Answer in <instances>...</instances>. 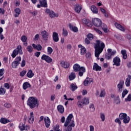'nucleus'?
I'll use <instances>...</instances> for the list:
<instances>
[{
	"label": "nucleus",
	"mask_w": 131,
	"mask_h": 131,
	"mask_svg": "<svg viewBox=\"0 0 131 131\" xmlns=\"http://www.w3.org/2000/svg\"><path fill=\"white\" fill-rule=\"evenodd\" d=\"M105 48V43L102 42L100 40H96V43L95 44L94 48H95V56L97 58V60H100V58L99 56L100 54L103 51Z\"/></svg>",
	"instance_id": "obj_1"
},
{
	"label": "nucleus",
	"mask_w": 131,
	"mask_h": 131,
	"mask_svg": "<svg viewBox=\"0 0 131 131\" xmlns=\"http://www.w3.org/2000/svg\"><path fill=\"white\" fill-rule=\"evenodd\" d=\"M27 104L31 109H34V108H38L39 102L35 97H30L27 101Z\"/></svg>",
	"instance_id": "obj_2"
},
{
	"label": "nucleus",
	"mask_w": 131,
	"mask_h": 131,
	"mask_svg": "<svg viewBox=\"0 0 131 131\" xmlns=\"http://www.w3.org/2000/svg\"><path fill=\"white\" fill-rule=\"evenodd\" d=\"M19 54V55H23V51H22V46L19 45L17 48L13 50L12 54H11V57L12 58H15L16 56Z\"/></svg>",
	"instance_id": "obj_3"
},
{
	"label": "nucleus",
	"mask_w": 131,
	"mask_h": 131,
	"mask_svg": "<svg viewBox=\"0 0 131 131\" xmlns=\"http://www.w3.org/2000/svg\"><path fill=\"white\" fill-rule=\"evenodd\" d=\"M92 22L95 27H100L101 26V24H102V20L97 18L92 19Z\"/></svg>",
	"instance_id": "obj_4"
},
{
	"label": "nucleus",
	"mask_w": 131,
	"mask_h": 131,
	"mask_svg": "<svg viewBox=\"0 0 131 131\" xmlns=\"http://www.w3.org/2000/svg\"><path fill=\"white\" fill-rule=\"evenodd\" d=\"M21 60V57L20 56H17L15 58V60L12 63V68H17V66H18L19 64H20Z\"/></svg>",
	"instance_id": "obj_5"
},
{
	"label": "nucleus",
	"mask_w": 131,
	"mask_h": 131,
	"mask_svg": "<svg viewBox=\"0 0 131 131\" xmlns=\"http://www.w3.org/2000/svg\"><path fill=\"white\" fill-rule=\"evenodd\" d=\"M40 4L37 5V8H48V3L47 0H38Z\"/></svg>",
	"instance_id": "obj_6"
},
{
	"label": "nucleus",
	"mask_w": 131,
	"mask_h": 131,
	"mask_svg": "<svg viewBox=\"0 0 131 131\" xmlns=\"http://www.w3.org/2000/svg\"><path fill=\"white\" fill-rule=\"evenodd\" d=\"M73 118V115L72 114H70L67 118L66 121L64 124V126H65V127H67V126L69 125V123L71 122V119H72Z\"/></svg>",
	"instance_id": "obj_7"
},
{
	"label": "nucleus",
	"mask_w": 131,
	"mask_h": 131,
	"mask_svg": "<svg viewBox=\"0 0 131 131\" xmlns=\"http://www.w3.org/2000/svg\"><path fill=\"white\" fill-rule=\"evenodd\" d=\"M41 60H44V61H46L47 63H52V62H53V59H52L51 57L45 54H43L41 56Z\"/></svg>",
	"instance_id": "obj_8"
},
{
	"label": "nucleus",
	"mask_w": 131,
	"mask_h": 131,
	"mask_svg": "<svg viewBox=\"0 0 131 131\" xmlns=\"http://www.w3.org/2000/svg\"><path fill=\"white\" fill-rule=\"evenodd\" d=\"M41 35L42 37V39H43L45 41H48L49 40V34L47 31L44 30L41 32Z\"/></svg>",
	"instance_id": "obj_9"
},
{
	"label": "nucleus",
	"mask_w": 131,
	"mask_h": 131,
	"mask_svg": "<svg viewBox=\"0 0 131 131\" xmlns=\"http://www.w3.org/2000/svg\"><path fill=\"white\" fill-rule=\"evenodd\" d=\"M75 126V124L74 123V120H72L70 124L67 126V128L64 129L63 131H72V127Z\"/></svg>",
	"instance_id": "obj_10"
},
{
	"label": "nucleus",
	"mask_w": 131,
	"mask_h": 131,
	"mask_svg": "<svg viewBox=\"0 0 131 131\" xmlns=\"http://www.w3.org/2000/svg\"><path fill=\"white\" fill-rule=\"evenodd\" d=\"M124 84V81L120 80L119 83L117 85V88L118 89V92L121 93L122 92V89L123 88V85Z\"/></svg>",
	"instance_id": "obj_11"
},
{
	"label": "nucleus",
	"mask_w": 131,
	"mask_h": 131,
	"mask_svg": "<svg viewBox=\"0 0 131 131\" xmlns=\"http://www.w3.org/2000/svg\"><path fill=\"white\" fill-rule=\"evenodd\" d=\"M113 65H116V66H120V58L119 57L116 56L113 59Z\"/></svg>",
	"instance_id": "obj_12"
},
{
	"label": "nucleus",
	"mask_w": 131,
	"mask_h": 131,
	"mask_svg": "<svg viewBox=\"0 0 131 131\" xmlns=\"http://www.w3.org/2000/svg\"><path fill=\"white\" fill-rule=\"evenodd\" d=\"M44 121L46 127L49 128V127H50V125H51V120H50V118H49L48 117L45 118Z\"/></svg>",
	"instance_id": "obj_13"
},
{
	"label": "nucleus",
	"mask_w": 131,
	"mask_h": 131,
	"mask_svg": "<svg viewBox=\"0 0 131 131\" xmlns=\"http://www.w3.org/2000/svg\"><path fill=\"white\" fill-rule=\"evenodd\" d=\"M53 40L55 42L59 41V34L57 32H53L52 35Z\"/></svg>",
	"instance_id": "obj_14"
},
{
	"label": "nucleus",
	"mask_w": 131,
	"mask_h": 131,
	"mask_svg": "<svg viewBox=\"0 0 131 131\" xmlns=\"http://www.w3.org/2000/svg\"><path fill=\"white\" fill-rule=\"evenodd\" d=\"M34 50H37V51H41L42 50V47L40 44H37V45L33 43L32 45Z\"/></svg>",
	"instance_id": "obj_15"
},
{
	"label": "nucleus",
	"mask_w": 131,
	"mask_h": 131,
	"mask_svg": "<svg viewBox=\"0 0 131 131\" xmlns=\"http://www.w3.org/2000/svg\"><path fill=\"white\" fill-rule=\"evenodd\" d=\"M18 127L21 131L27 130V128H29L27 126L25 127V124H23V123H19Z\"/></svg>",
	"instance_id": "obj_16"
},
{
	"label": "nucleus",
	"mask_w": 131,
	"mask_h": 131,
	"mask_svg": "<svg viewBox=\"0 0 131 131\" xmlns=\"http://www.w3.org/2000/svg\"><path fill=\"white\" fill-rule=\"evenodd\" d=\"M115 26L116 27V28H117L119 30H121V31H125V29H124V27H123L122 26H121V25L117 23H115Z\"/></svg>",
	"instance_id": "obj_17"
},
{
	"label": "nucleus",
	"mask_w": 131,
	"mask_h": 131,
	"mask_svg": "<svg viewBox=\"0 0 131 131\" xmlns=\"http://www.w3.org/2000/svg\"><path fill=\"white\" fill-rule=\"evenodd\" d=\"M93 70L95 71H102V68L97 63H94L93 66Z\"/></svg>",
	"instance_id": "obj_18"
},
{
	"label": "nucleus",
	"mask_w": 131,
	"mask_h": 131,
	"mask_svg": "<svg viewBox=\"0 0 131 131\" xmlns=\"http://www.w3.org/2000/svg\"><path fill=\"white\" fill-rule=\"evenodd\" d=\"M81 69V67L79 64L76 63L73 66V70L75 72H77V71H80Z\"/></svg>",
	"instance_id": "obj_19"
},
{
	"label": "nucleus",
	"mask_w": 131,
	"mask_h": 131,
	"mask_svg": "<svg viewBox=\"0 0 131 131\" xmlns=\"http://www.w3.org/2000/svg\"><path fill=\"white\" fill-rule=\"evenodd\" d=\"M69 26L70 30H72L73 32H78V28L77 27L72 26L71 24H69Z\"/></svg>",
	"instance_id": "obj_20"
},
{
	"label": "nucleus",
	"mask_w": 131,
	"mask_h": 131,
	"mask_svg": "<svg viewBox=\"0 0 131 131\" xmlns=\"http://www.w3.org/2000/svg\"><path fill=\"white\" fill-rule=\"evenodd\" d=\"M100 27L102 28V30H103L104 32H105V33H106V32H108V27L106 24H102L101 23Z\"/></svg>",
	"instance_id": "obj_21"
},
{
	"label": "nucleus",
	"mask_w": 131,
	"mask_h": 131,
	"mask_svg": "<svg viewBox=\"0 0 131 131\" xmlns=\"http://www.w3.org/2000/svg\"><path fill=\"white\" fill-rule=\"evenodd\" d=\"M60 64L63 68H69V66H70L69 63L67 61H62L60 62Z\"/></svg>",
	"instance_id": "obj_22"
},
{
	"label": "nucleus",
	"mask_w": 131,
	"mask_h": 131,
	"mask_svg": "<svg viewBox=\"0 0 131 131\" xmlns=\"http://www.w3.org/2000/svg\"><path fill=\"white\" fill-rule=\"evenodd\" d=\"M78 88V87L77 86V85H76V84L75 83H72L70 86V89L71 90V91H72V92L75 91V90H77Z\"/></svg>",
	"instance_id": "obj_23"
},
{
	"label": "nucleus",
	"mask_w": 131,
	"mask_h": 131,
	"mask_svg": "<svg viewBox=\"0 0 131 131\" xmlns=\"http://www.w3.org/2000/svg\"><path fill=\"white\" fill-rule=\"evenodd\" d=\"M130 79H131V75H128V77L126 79V81H125V85L126 86H130Z\"/></svg>",
	"instance_id": "obj_24"
},
{
	"label": "nucleus",
	"mask_w": 131,
	"mask_h": 131,
	"mask_svg": "<svg viewBox=\"0 0 131 131\" xmlns=\"http://www.w3.org/2000/svg\"><path fill=\"white\" fill-rule=\"evenodd\" d=\"M93 81V79L87 77L85 80L83 82V84L85 85V86H87V85L89 84V83H91Z\"/></svg>",
	"instance_id": "obj_25"
},
{
	"label": "nucleus",
	"mask_w": 131,
	"mask_h": 131,
	"mask_svg": "<svg viewBox=\"0 0 131 131\" xmlns=\"http://www.w3.org/2000/svg\"><path fill=\"white\" fill-rule=\"evenodd\" d=\"M34 121V116L33 115V112H32L30 113V117L29 118L28 122L29 123H33Z\"/></svg>",
	"instance_id": "obj_26"
},
{
	"label": "nucleus",
	"mask_w": 131,
	"mask_h": 131,
	"mask_svg": "<svg viewBox=\"0 0 131 131\" xmlns=\"http://www.w3.org/2000/svg\"><path fill=\"white\" fill-rule=\"evenodd\" d=\"M28 88H31V85L30 84V83H29V82H24L23 85V88L24 90H27V89H28Z\"/></svg>",
	"instance_id": "obj_27"
},
{
	"label": "nucleus",
	"mask_w": 131,
	"mask_h": 131,
	"mask_svg": "<svg viewBox=\"0 0 131 131\" xmlns=\"http://www.w3.org/2000/svg\"><path fill=\"white\" fill-rule=\"evenodd\" d=\"M0 122L3 123V124H6V123H8V122H11L9 119H7L5 118H2L0 120Z\"/></svg>",
	"instance_id": "obj_28"
},
{
	"label": "nucleus",
	"mask_w": 131,
	"mask_h": 131,
	"mask_svg": "<svg viewBox=\"0 0 131 131\" xmlns=\"http://www.w3.org/2000/svg\"><path fill=\"white\" fill-rule=\"evenodd\" d=\"M57 110L60 113L63 114L64 113V107L62 105H59L57 106Z\"/></svg>",
	"instance_id": "obj_29"
},
{
	"label": "nucleus",
	"mask_w": 131,
	"mask_h": 131,
	"mask_svg": "<svg viewBox=\"0 0 131 131\" xmlns=\"http://www.w3.org/2000/svg\"><path fill=\"white\" fill-rule=\"evenodd\" d=\"M81 69L79 71L78 74L79 75V76H82L83 75V73H84V72H85V68H84V67H81Z\"/></svg>",
	"instance_id": "obj_30"
},
{
	"label": "nucleus",
	"mask_w": 131,
	"mask_h": 131,
	"mask_svg": "<svg viewBox=\"0 0 131 131\" xmlns=\"http://www.w3.org/2000/svg\"><path fill=\"white\" fill-rule=\"evenodd\" d=\"M81 6H79V5H76L75 7V11L76 13L79 14L80 11H81Z\"/></svg>",
	"instance_id": "obj_31"
},
{
	"label": "nucleus",
	"mask_w": 131,
	"mask_h": 131,
	"mask_svg": "<svg viewBox=\"0 0 131 131\" xmlns=\"http://www.w3.org/2000/svg\"><path fill=\"white\" fill-rule=\"evenodd\" d=\"M91 9L94 14H98V8L95 5H92Z\"/></svg>",
	"instance_id": "obj_32"
},
{
	"label": "nucleus",
	"mask_w": 131,
	"mask_h": 131,
	"mask_svg": "<svg viewBox=\"0 0 131 131\" xmlns=\"http://www.w3.org/2000/svg\"><path fill=\"white\" fill-rule=\"evenodd\" d=\"M14 12L15 13V17H19V15H20V14H21V9H20V8H16L14 10Z\"/></svg>",
	"instance_id": "obj_33"
},
{
	"label": "nucleus",
	"mask_w": 131,
	"mask_h": 131,
	"mask_svg": "<svg viewBox=\"0 0 131 131\" xmlns=\"http://www.w3.org/2000/svg\"><path fill=\"white\" fill-rule=\"evenodd\" d=\"M27 77H29V78H31L32 77H33L34 76V74L33 72H32V71L31 70H29L27 74Z\"/></svg>",
	"instance_id": "obj_34"
},
{
	"label": "nucleus",
	"mask_w": 131,
	"mask_h": 131,
	"mask_svg": "<svg viewBox=\"0 0 131 131\" xmlns=\"http://www.w3.org/2000/svg\"><path fill=\"white\" fill-rule=\"evenodd\" d=\"M121 53L123 56V59H124V60H126V59L127 58V54H126V51L121 50Z\"/></svg>",
	"instance_id": "obj_35"
},
{
	"label": "nucleus",
	"mask_w": 131,
	"mask_h": 131,
	"mask_svg": "<svg viewBox=\"0 0 131 131\" xmlns=\"http://www.w3.org/2000/svg\"><path fill=\"white\" fill-rule=\"evenodd\" d=\"M77 105L79 107V108H82L83 107V105H84V103H83V100H79L77 102Z\"/></svg>",
	"instance_id": "obj_36"
},
{
	"label": "nucleus",
	"mask_w": 131,
	"mask_h": 131,
	"mask_svg": "<svg viewBox=\"0 0 131 131\" xmlns=\"http://www.w3.org/2000/svg\"><path fill=\"white\" fill-rule=\"evenodd\" d=\"M76 77V76L75 75V73H71L69 76V79L70 80H73L74 79H75Z\"/></svg>",
	"instance_id": "obj_37"
},
{
	"label": "nucleus",
	"mask_w": 131,
	"mask_h": 131,
	"mask_svg": "<svg viewBox=\"0 0 131 131\" xmlns=\"http://www.w3.org/2000/svg\"><path fill=\"white\" fill-rule=\"evenodd\" d=\"M127 116V115L125 113H121L119 115V119L121 120L124 119L125 117Z\"/></svg>",
	"instance_id": "obj_38"
},
{
	"label": "nucleus",
	"mask_w": 131,
	"mask_h": 131,
	"mask_svg": "<svg viewBox=\"0 0 131 131\" xmlns=\"http://www.w3.org/2000/svg\"><path fill=\"white\" fill-rule=\"evenodd\" d=\"M127 94H128V91L126 89L124 90L122 93V98L123 99Z\"/></svg>",
	"instance_id": "obj_39"
},
{
	"label": "nucleus",
	"mask_w": 131,
	"mask_h": 131,
	"mask_svg": "<svg viewBox=\"0 0 131 131\" xmlns=\"http://www.w3.org/2000/svg\"><path fill=\"white\" fill-rule=\"evenodd\" d=\"M130 120V118H129L128 116H126L123 120V122L125 124L128 123L129 122V121Z\"/></svg>",
	"instance_id": "obj_40"
},
{
	"label": "nucleus",
	"mask_w": 131,
	"mask_h": 131,
	"mask_svg": "<svg viewBox=\"0 0 131 131\" xmlns=\"http://www.w3.org/2000/svg\"><path fill=\"white\" fill-rule=\"evenodd\" d=\"M82 100L84 105H88V104H90V100L89 98H84Z\"/></svg>",
	"instance_id": "obj_41"
},
{
	"label": "nucleus",
	"mask_w": 131,
	"mask_h": 131,
	"mask_svg": "<svg viewBox=\"0 0 131 131\" xmlns=\"http://www.w3.org/2000/svg\"><path fill=\"white\" fill-rule=\"evenodd\" d=\"M6 94V90L3 88V86L0 88V95H5Z\"/></svg>",
	"instance_id": "obj_42"
},
{
	"label": "nucleus",
	"mask_w": 131,
	"mask_h": 131,
	"mask_svg": "<svg viewBox=\"0 0 131 131\" xmlns=\"http://www.w3.org/2000/svg\"><path fill=\"white\" fill-rule=\"evenodd\" d=\"M49 16L50 17V18H54L55 17H57L58 15L56 16V14L55 13V12H54L53 11H51V12L49 14Z\"/></svg>",
	"instance_id": "obj_43"
},
{
	"label": "nucleus",
	"mask_w": 131,
	"mask_h": 131,
	"mask_svg": "<svg viewBox=\"0 0 131 131\" xmlns=\"http://www.w3.org/2000/svg\"><path fill=\"white\" fill-rule=\"evenodd\" d=\"M85 53H86V49H85V48L83 47L82 48H81V55H84V54H85Z\"/></svg>",
	"instance_id": "obj_44"
},
{
	"label": "nucleus",
	"mask_w": 131,
	"mask_h": 131,
	"mask_svg": "<svg viewBox=\"0 0 131 131\" xmlns=\"http://www.w3.org/2000/svg\"><path fill=\"white\" fill-rule=\"evenodd\" d=\"M28 38L25 35H23L21 37V40L23 41V42H26L27 41Z\"/></svg>",
	"instance_id": "obj_45"
},
{
	"label": "nucleus",
	"mask_w": 131,
	"mask_h": 131,
	"mask_svg": "<svg viewBox=\"0 0 131 131\" xmlns=\"http://www.w3.org/2000/svg\"><path fill=\"white\" fill-rule=\"evenodd\" d=\"M114 101L117 104H120V99H119V96H117L116 98H115Z\"/></svg>",
	"instance_id": "obj_46"
},
{
	"label": "nucleus",
	"mask_w": 131,
	"mask_h": 131,
	"mask_svg": "<svg viewBox=\"0 0 131 131\" xmlns=\"http://www.w3.org/2000/svg\"><path fill=\"white\" fill-rule=\"evenodd\" d=\"M27 50L29 53H32L33 52V48L31 46H28L27 48Z\"/></svg>",
	"instance_id": "obj_47"
},
{
	"label": "nucleus",
	"mask_w": 131,
	"mask_h": 131,
	"mask_svg": "<svg viewBox=\"0 0 131 131\" xmlns=\"http://www.w3.org/2000/svg\"><path fill=\"white\" fill-rule=\"evenodd\" d=\"M87 38H89L90 40H93V39H94V35L89 33L87 35Z\"/></svg>",
	"instance_id": "obj_48"
},
{
	"label": "nucleus",
	"mask_w": 131,
	"mask_h": 131,
	"mask_svg": "<svg viewBox=\"0 0 131 131\" xmlns=\"http://www.w3.org/2000/svg\"><path fill=\"white\" fill-rule=\"evenodd\" d=\"M62 35L64 36H67V35H68V31H67V30H65L64 28H63L62 29Z\"/></svg>",
	"instance_id": "obj_49"
},
{
	"label": "nucleus",
	"mask_w": 131,
	"mask_h": 131,
	"mask_svg": "<svg viewBox=\"0 0 131 131\" xmlns=\"http://www.w3.org/2000/svg\"><path fill=\"white\" fill-rule=\"evenodd\" d=\"M94 30H95V31H96L97 33H98V34H100V35H102V34H103V33L102 32V31H101V30L96 28H94Z\"/></svg>",
	"instance_id": "obj_50"
},
{
	"label": "nucleus",
	"mask_w": 131,
	"mask_h": 131,
	"mask_svg": "<svg viewBox=\"0 0 131 131\" xmlns=\"http://www.w3.org/2000/svg\"><path fill=\"white\" fill-rule=\"evenodd\" d=\"M100 118L101 119V121H105V114L102 113L100 114Z\"/></svg>",
	"instance_id": "obj_51"
},
{
	"label": "nucleus",
	"mask_w": 131,
	"mask_h": 131,
	"mask_svg": "<svg viewBox=\"0 0 131 131\" xmlns=\"http://www.w3.org/2000/svg\"><path fill=\"white\" fill-rule=\"evenodd\" d=\"M112 57L111 53L105 54V58L107 59V60H110Z\"/></svg>",
	"instance_id": "obj_52"
},
{
	"label": "nucleus",
	"mask_w": 131,
	"mask_h": 131,
	"mask_svg": "<svg viewBox=\"0 0 131 131\" xmlns=\"http://www.w3.org/2000/svg\"><path fill=\"white\" fill-rule=\"evenodd\" d=\"M47 51L48 54L51 55L52 53H53V48H52V47H48Z\"/></svg>",
	"instance_id": "obj_53"
},
{
	"label": "nucleus",
	"mask_w": 131,
	"mask_h": 131,
	"mask_svg": "<svg viewBox=\"0 0 131 131\" xmlns=\"http://www.w3.org/2000/svg\"><path fill=\"white\" fill-rule=\"evenodd\" d=\"M131 101V95L129 94L127 98L125 99V102H130Z\"/></svg>",
	"instance_id": "obj_54"
},
{
	"label": "nucleus",
	"mask_w": 131,
	"mask_h": 131,
	"mask_svg": "<svg viewBox=\"0 0 131 131\" xmlns=\"http://www.w3.org/2000/svg\"><path fill=\"white\" fill-rule=\"evenodd\" d=\"M26 72H27V71L25 70H23L19 74L20 76H21V77H23V76H25V74H26Z\"/></svg>",
	"instance_id": "obj_55"
},
{
	"label": "nucleus",
	"mask_w": 131,
	"mask_h": 131,
	"mask_svg": "<svg viewBox=\"0 0 131 131\" xmlns=\"http://www.w3.org/2000/svg\"><path fill=\"white\" fill-rule=\"evenodd\" d=\"M105 91L102 90L101 91V93H100V94L99 95V97H100L101 98H102V97H105Z\"/></svg>",
	"instance_id": "obj_56"
},
{
	"label": "nucleus",
	"mask_w": 131,
	"mask_h": 131,
	"mask_svg": "<svg viewBox=\"0 0 131 131\" xmlns=\"http://www.w3.org/2000/svg\"><path fill=\"white\" fill-rule=\"evenodd\" d=\"M5 74V69H0V77Z\"/></svg>",
	"instance_id": "obj_57"
},
{
	"label": "nucleus",
	"mask_w": 131,
	"mask_h": 131,
	"mask_svg": "<svg viewBox=\"0 0 131 131\" xmlns=\"http://www.w3.org/2000/svg\"><path fill=\"white\" fill-rule=\"evenodd\" d=\"M115 122L116 123H118L120 126L121 125V121H120V119L119 118L116 119Z\"/></svg>",
	"instance_id": "obj_58"
},
{
	"label": "nucleus",
	"mask_w": 131,
	"mask_h": 131,
	"mask_svg": "<svg viewBox=\"0 0 131 131\" xmlns=\"http://www.w3.org/2000/svg\"><path fill=\"white\" fill-rule=\"evenodd\" d=\"M85 57L87 59H90V58L92 57V54H91V52H87V53H86Z\"/></svg>",
	"instance_id": "obj_59"
},
{
	"label": "nucleus",
	"mask_w": 131,
	"mask_h": 131,
	"mask_svg": "<svg viewBox=\"0 0 131 131\" xmlns=\"http://www.w3.org/2000/svg\"><path fill=\"white\" fill-rule=\"evenodd\" d=\"M25 65H26V61H25V60L24 59L21 61L20 66L21 67H24Z\"/></svg>",
	"instance_id": "obj_60"
},
{
	"label": "nucleus",
	"mask_w": 131,
	"mask_h": 131,
	"mask_svg": "<svg viewBox=\"0 0 131 131\" xmlns=\"http://www.w3.org/2000/svg\"><path fill=\"white\" fill-rule=\"evenodd\" d=\"M90 20H88V19H83V20H82V22H83V23L84 24H85V25H87V24H88V23H89V21Z\"/></svg>",
	"instance_id": "obj_61"
},
{
	"label": "nucleus",
	"mask_w": 131,
	"mask_h": 131,
	"mask_svg": "<svg viewBox=\"0 0 131 131\" xmlns=\"http://www.w3.org/2000/svg\"><path fill=\"white\" fill-rule=\"evenodd\" d=\"M60 126L59 125H56L55 127H54V131H57L59 130Z\"/></svg>",
	"instance_id": "obj_62"
},
{
	"label": "nucleus",
	"mask_w": 131,
	"mask_h": 131,
	"mask_svg": "<svg viewBox=\"0 0 131 131\" xmlns=\"http://www.w3.org/2000/svg\"><path fill=\"white\" fill-rule=\"evenodd\" d=\"M5 107L6 108H11V104L6 103L4 104Z\"/></svg>",
	"instance_id": "obj_63"
},
{
	"label": "nucleus",
	"mask_w": 131,
	"mask_h": 131,
	"mask_svg": "<svg viewBox=\"0 0 131 131\" xmlns=\"http://www.w3.org/2000/svg\"><path fill=\"white\" fill-rule=\"evenodd\" d=\"M4 86L6 88V89H10V84H8V83H5L4 84Z\"/></svg>",
	"instance_id": "obj_64"
}]
</instances>
